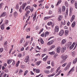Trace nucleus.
<instances>
[{"mask_svg": "<svg viewBox=\"0 0 77 77\" xmlns=\"http://www.w3.org/2000/svg\"><path fill=\"white\" fill-rule=\"evenodd\" d=\"M68 57V55L64 54L62 55L61 57V58L64 60H66V59Z\"/></svg>", "mask_w": 77, "mask_h": 77, "instance_id": "obj_1", "label": "nucleus"}, {"mask_svg": "<svg viewBox=\"0 0 77 77\" xmlns=\"http://www.w3.org/2000/svg\"><path fill=\"white\" fill-rule=\"evenodd\" d=\"M29 60V56H27L26 57L24 60V62L25 63H27Z\"/></svg>", "mask_w": 77, "mask_h": 77, "instance_id": "obj_2", "label": "nucleus"}, {"mask_svg": "<svg viewBox=\"0 0 77 77\" xmlns=\"http://www.w3.org/2000/svg\"><path fill=\"white\" fill-rule=\"evenodd\" d=\"M64 34V31L63 30H61L59 33V35L62 36Z\"/></svg>", "mask_w": 77, "mask_h": 77, "instance_id": "obj_3", "label": "nucleus"}, {"mask_svg": "<svg viewBox=\"0 0 77 77\" xmlns=\"http://www.w3.org/2000/svg\"><path fill=\"white\" fill-rule=\"evenodd\" d=\"M55 31L56 32H59V26H56L55 28Z\"/></svg>", "mask_w": 77, "mask_h": 77, "instance_id": "obj_4", "label": "nucleus"}, {"mask_svg": "<svg viewBox=\"0 0 77 77\" xmlns=\"http://www.w3.org/2000/svg\"><path fill=\"white\" fill-rule=\"evenodd\" d=\"M75 67H73L70 70L69 72V73H70L71 74L72 72H73V71H75Z\"/></svg>", "mask_w": 77, "mask_h": 77, "instance_id": "obj_5", "label": "nucleus"}, {"mask_svg": "<svg viewBox=\"0 0 77 77\" xmlns=\"http://www.w3.org/2000/svg\"><path fill=\"white\" fill-rule=\"evenodd\" d=\"M63 18V16H62L61 15L59 16L58 18V21H61V20H62Z\"/></svg>", "mask_w": 77, "mask_h": 77, "instance_id": "obj_6", "label": "nucleus"}, {"mask_svg": "<svg viewBox=\"0 0 77 77\" xmlns=\"http://www.w3.org/2000/svg\"><path fill=\"white\" fill-rule=\"evenodd\" d=\"M54 42L53 40H52L51 41L48 42L47 43V45H51V44L53 43Z\"/></svg>", "mask_w": 77, "mask_h": 77, "instance_id": "obj_7", "label": "nucleus"}, {"mask_svg": "<svg viewBox=\"0 0 77 77\" xmlns=\"http://www.w3.org/2000/svg\"><path fill=\"white\" fill-rule=\"evenodd\" d=\"M66 50V48L65 47H63L61 48V51L62 53H64V52Z\"/></svg>", "mask_w": 77, "mask_h": 77, "instance_id": "obj_8", "label": "nucleus"}, {"mask_svg": "<svg viewBox=\"0 0 77 77\" xmlns=\"http://www.w3.org/2000/svg\"><path fill=\"white\" fill-rule=\"evenodd\" d=\"M57 53H59L61 50V48L60 47H58L57 48Z\"/></svg>", "mask_w": 77, "mask_h": 77, "instance_id": "obj_9", "label": "nucleus"}, {"mask_svg": "<svg viewBox=\"0 0 77 77\" xmlns=\"http://www.w3.org/2000/svg\"><path fill=\"white\" fill-rule=\"evenodd\" d=\"M75 42H73L72 45L69 47L70 50H72V49L74 47L75 45Z\"/></svg>", "mask_w": 77, "mask_h": 77, "instance_id": "obj_10", "label": "nucleus"}, {"mask_svg": "<svg viewBox=\"0 0 77 77\" xmlns=\"http://www.w3.org/2000/svg\"><path fill=\"white\" fill-rule=\"evenodd\" d=\"M1 29L2 30H4V29H5V24H2L1 25Z\"/></svg>", "mask_w": 77, "mask_h": 77, "instance_id": "obj_11", "label": "nucleus"}, {"mask_svg": "<svg viewBox=\"0 0 77 77\" xmlns=\"http://www.w3.org/2000/svg\"><path fill=\"white\" fill-rule=\"evenodd\" d=\"M6 13L5 12H3L2 13V15H1V17H4L5 16H6Z\"/></svg>", "mask_w": 77, "mask_h": 77, "instance_id": "obj_12", "label": "nucleus"}, {"mask_svg": "<svg viewBox=\"0 0 77 77\" xmlns=\"http://www.w3.org/2000/svg\"><path fill=\"white\" fill-rule=\"evenodd\" d=\"M75 18V15H73L70 19L71 22H72V21H74Z\"/></svg>", "mask_w": 77, "mask_h": 77, "instance_id": "obj_13", "label": "nucleus"}, {"mask_svg": "<svg viewBox=\"0 0 77 77\" xmlns=\"http://www.w3.org/2000/svg\"><path fill=\"white\" fill-rule=\"evenodd\" d=\"M66 42V39H63L62 40L61 43L62 44H65Z\"/></svg>", "mask_w": 77, "mask_h": 77, "instance_id": "obj_14", "label": "nucleus"}, {"mask_svg": "<svg viewBox=\"0 0 77 77\" xmlns=\"http://www.w3.org/2000/svg\"><path fill=\"white\" fill-rule=\"evenodd\" d=\"M12 60H11V59L8 60L7 61L8 64V65H9V64H10L11 63V62H12Z\"/></svg>", "mask_w": 77, "mask_h": 77, "instance_id": "obj_15", "label": "nucleus"}, {"mask_svg": "<svg viewBox=\"0 0 77 77\" xmlns=\"http://www.w3.org/2000/svg\"><path fill=\"white\" fill-rule=\"evenodd\" d=\"M69 33V30H65L64 34L65 36H67V35H68Z\"/></svg>", "mask_w": 77, "mask_h": 77, "instance_id": "obj_16", "label": "nucleus"}, {"mask_svg": "<svg viewBox=\"0 0 77 77\" xmlns=\"http://www.w3.org/2000/svg\"><path fill=\"white\" fill-rule=\"evenodd\" d=\"M30 8H31V7L30 6H27L26 7V9H25V11H27V10H29V9H30Z\"/></svg>", "mask_w": 77, "mask_h": 77, "instance_id": "obj_17", "label": "nucleus"}, {"mask_svg": "<svg viewBox=\"0 0 77 77\" xmlns=\"http://www.w3.org/2000/svg\"><path fill=\"white\" fill-rule=\"evenodd\" d=\"M52 17V16H48L47 17H44V20H48V19L49 18H51Z\"/></svg>", "mask_w": 77, "mask_h": 77, "instance_id": "obj_18", "label": "nucleus"}, {"mask_svg": "<svg viewBox=\"0 0 77 77\" xmlns=\"http://www.w3.org/2000/svg\"><path fill=\"white\" fill-rule=\"evenodd\" d=\"M37 49H38V50H41V48H39L38 46H36V48L35 49V51H36L37 53H38V52H39V51H37Z\"/></svg>", "mask_w": 77, "mask_h": 77, "instance_id": "obj_19", "label": "nucleus"}, {"mask_svg": "<svg viewBox=\"0 0 77 77\" xmlns=\"http://www.w3.org/2000/svg\"><path fill=\"white\" fill-rule=\"evenodd\" d=\"M75 26V22L74 21L72 24V27H74Z\"/></svg>", "mask_w": 77, "mask_h": 77, "instance_id": "obj_20", "label": "nucleus"}, {"mask_svg": "<svg viewBox=\"0 0 77 77\" xmlns=\"http://www.w3.org/2000/svg\"><path fill=\"white\" fill-rule=\"evenodd\" d=\"M69 66H67L64 69V71H67V70H68V69H69Z\"/></svg>", "mask_w": 77, "mask_h": 77, "instance_id": "obj_21", "label": "nucleus"}, {"mask_svg": "<svg viewBox=\"0 0 77 77\" xmlns=\"http://www.w3.org/2000/svg\"><path fill=\"white\" fill-rule=\"evenodd\" d=\"M62 72V70H60L59 71V72L58 73V74H57L56 75H55V76L56 77H57V76H58V75H59V74H61Z\"/></svg>", "mask_w": 77, "mask_h": 77, "instance_id": "obj_22", "label": "nucleus"}, {"mask_svg": "<svg viewBox=\"0 0 77 77\" xmlns=\"http://www.w3.org/2000/svg\"><path fill=\"white\" fill-rule=\"evenodd\" d=\"M48 56H47L43 58V61H46L47 60V59H48Z\"/></svg>", "mask_w": 77, "mask_h": 77, "instance_id": "obj_23", "label": "nucleus"}, {"mask_svg": "<svg viewBox=\"0 0 77 77\" xmlns=\"http://www.w3.org/2000/svg\"><path fill=\"white\" fill-rule=\"evenodd\" d=\"M40 42L42 44H43L44 43V41H43V39H42V38H40Z\"/></svg>", "mask_w": 77, "mask_h": 77, "instance_id": "obj_24", "label": "nucleus"}, {"mask_svg": "<svg viewBox=\"0 0 77 77\" xmlns=\"http://www.w3.org/2000/svg\"><path fill=\"white\" fill-rule=\"evenodd\" d=\"M54 75H56V73H53L51 75H48V77H53Z\"/></svg>", "mask_w": 77, "mask_h": 77, "instance_id": "obj_25", "label": "nucleus"}, {"mask_svg": "<svg viewBox=\"0 0 77 77\" xmlns=\"http://www.w3.org/2000/svg\"><path fill=\"white\" fill-rule=\"evenodd\" d=\"M41 63V61H38V62L36 63V65L37 66H39V65H40V64Z\"/></svg>", "mask_w": 77, "mask_h": 77, "instance_id": "obj_26", "label": "nucleus"}, {"mask_svg": "<svg viewBox=\"0 0 77 77\" xmlns=\"http://www.w3.org/2000/svg\"><path fill=\"white\" fill-rule=\"evenodd\" d=\"M14 17H17V16H18V13H17V12H14Z\"/></svg>", "mask_w": 77, "mask_h": 77, "instance_id": "obj_27", "label": "nucleus"}, {"mask_svg": "<svg viewBox=\"0 0 77 77\" xmlns=\"http://www.w3.org/2000/svg\"><path fill=\"white\" fill-rule=\"evenodd\" d=\"M36 73H39L40 72V69H36Z\"/></svg>", "mask_w": 77, "mask_h": 77, "instance_id": "obj_28", "label": "nucleus"}, {"mask_svg": "<svg viewBox=\"0 0 77 77\" xmlns=\"http://www.w3.org/2000/svg\"><path fill=\"white\" fill-rule=\"evenodd\" d=\"M68 46L69 47L72 44V42H69L68 43Z\"/></svg>", "mask_w": 77, "mask_h": 77, "instance_id": "obj_29", "label": "nucleus"}, {"mask_svg": "<svg viewBox=\"0 0 77 77\" xmlns=\"http://www.w3.org/2000/svg\"><path fill=\"white\" fill-rule=\"evenodd\" d=\"M62 2V0H59L57 2V5H59Z\"/></svg>", "mask_w": 77, "mask_h": 77, "instance_id": "obj_30", "label": "nucleus"}, {"mask_svg": "<svg viewBox=\"0 0 77 77\" xmlns=\"http://www.w3.org/2000/svg\"><path fill=\"white\" fill-rule=\"evenodd\" d=\"M36 14H34V16L33 17V21H35V20H36Z\"/></svg>", "mask_w": 77, "mask_h": 77, "instance_id": "obj_31", "label": "nucleus"}, {"mask_svg": "<svg viewBox=\"0 0 77 77\" xmlns=\"http://www.w3.org/2000/svg\"><path fill=\"white\" fill-rule=\"evenodd\" d=\"M65 11V6H63L62 7V12H64Z\"/></svg>", "mask_w": 77, "mask_h": 77, "instance_id": "obj_32", "label": "nucleus"}, {"mask_svg": "<svg viewBox=\"0 0 77 77\" xmlns=\"http://www.w3.org/2000/svg\"><path fill=\"white\" fill-rule=\"evenodd\" d=\"M55 45H52L51 47L50 48V50H51L52 48H55Z\"/></svg>", "mask_w": 77, "mask_h": 77, "instance_id": "obj_33", "label": "nucleus"}, {"mask_svg": "<svg viewBox=\"0 0 77 77\" xmlns=\"http://www.w3.org/2000/svg\"><path fill=\"white\" fill-rule=\"evenodd\" d=\"M54 53H55V52H54V51L49 52V54H50L51 55H52V54H54Z\"/></svg>", "mask_w": 77, "mask_h": 77, "instance_id": "obj_34", "label": "nucleus"}, {"mask_svg": "<svg viewBox=\"0 0 77 77\" xmlns=\"http://www.w3.org/2000/svg\"><path fill=\"white\" fill-rule=\"evenodd\" d=\"M27 45H28V42L26 41L25 42V45H24V47H26V46H27Z\"/></svg>", "mask_w": 77, "mask_h": 77, "instance_id": "obj_35", "label": "nucleus"}, {"mask_svg": "<svg viewBox=\"0 0 77 77\" xmlns=\"http://www.w3.org/2000/svg\"><path fill=\"white\" fill-rule=\"evenodd\" d=\"M49 32H48V31H46L45 33V36H48V35H49Z\"/></svg>", "mask_w": 77, "mask_h": 77, "instance_id": "obj_36", "label": "nucleus"}, {"mask_svg": "<svg viewBox=\"0 0 77 77\" xmlns=\"http://www.w3.org/2000/svg\"><path fill=\"white\" fill-rule=\"evenodd\" d=\"M24 38H22L21 40H20V44H22V43H23V41H24Z\"/></svg>", "mask_w": 77, "mask_h": 77, "instance_id": "obj_37", "label": "nucleus"}, {"mask_svg": "<svg viewBox=\"0 0 77 77\" xmlns=\"http://www.w3.org/2000/svg\"><path fill=\"white\" fill-rule=\"evenodd\" d=\"M60 67L59 66L57 69L56 71V72L57 73V72L59 71V70H60Z\"/></svg>", "mask_w": 77, "mask_h": 77, "instance_id": "obj_38", "label": "nucleus"}, {"mask_svg": "<svg viewBox=\"0 0 77 77\" xmlns=\"http://www.w3.org/2000/svg\"><path fill=\"white\" fill-rule=\"evenodd\" d=\"M20 63V62L19 61H18L16 65V66L17 67H18V65H19V63Z\"/></svg>", "mask_w": 77, "mask_h": 77, "instance_id": "obj_39", "label": "nucleus"}, {"mask_svg": "<svg viewBox=\"0 0 77 77\" xmlns=\"http://www.w3.org/2000/svg\"><path fill=\"white\" fill-rule=\"evenodd\" d=\"M65 4L66 6V7L68 6V3L67 2H65Z\"/></svg>", "mask_w": 77, "mask_h": 77, "instance_id": "obj_40", "label": "nucleus"}, {"mask_svg": "<svg viewBox=\"0 0 77 77\" xmlns=\"http://www.w3.org/2000/svg\"><path fill=\"white\" fill-rule=\"evenodd\" d=\"M17 56L19 57H21L22 56V54H18Z\"/></svg>", "mask_w": 77, "mask_h": 77, "instance_id": "obj_41", "label": "nucleus"}, {"mask_svg": "<svg viewBox=\"0 0 77 77\" xmlns=\"http://www.w3.org/2000/svg\"><path fill=\"white\" fill-rule=\"evenodd\" d=\"M4 4L3 3H1L0 4V9H2V6Z\"/></svg>", "mask_w": 77, "mask_h": 77, "instance_id": "obj_42", "label": "nucleus"}, {"mask_svg": "<svg viewBox=\"0 0 77 77\" xmlns=\"http://www.w3.org/2000/svg\"><path fill=\"white\" fill-rule=\"evenodd\" d=\"M30 10V11L31 12H33L34 10V9H33V7H32L31 8L29 9Z\"/></svg>", "mask_w": 77, "mask_h": 77, "instance_id": "obj_43", "label": "nucleus"}, {"mask_svg": "<svg viewBox=\"0 0 77 77\" xmlns=\"http://www.w3.org/2000/svg\"><path fill=\"white\" fill-rule=\"evenodd\" d=\"M29 13H30V11H27L26 13V16H27L28 15V14H29Z\"/></svg>", "mask_w": 77, "mask_h": 77, "instance_id": "obj_44", "label": "nucleus"}, {"mask_svg": "<svg viewBox=\"0 0 77 77\" xmlns=\"http://www.w3.org/2000/svg\"><path fill=\"white\" fill-rule=\"evenodd\" d=\"M44 72L46 73V74H49V71L48 70H45L44 71Z\"/></svg>", "mask_w": 77, "mask_h": 77, "instance_id": "obj_45", "label": "nucleus"}, {"mask_svg": "<svg viewBox=\"0 0 77 77\" xmlns=\"http://www.w3.org/2000/svg\"><path fill=\"white\" fill-rule=\"evenodd\" d=\"M48 26H50V25H51L52 24V22H49L47 24Z\"/></svg>", "mask_w": 77, "mask_h": 77, "instance_id": "obj_46", "label": "nucleus"}, {"mask_svg": "<svg viewBox=\"0 0 77 77\" xmlns=\"http://www.w3.org/2000/svg\"><path fill=\"white\" fill-rule=\"evenodd\" d=\"M27 72H28V70H26V71H25L24 73V75L25 76L27 74Z\"/></svg>", "mask_w": 77, "mask_h": 77, "instance_id": "obj_47", "label": "nucleus"}, {"mask_svg": "<svg viewBox=\"0 0 77 77\" xmlns=\"http://www.w3.org/2000/svg\"><path fill=\"white\" fill-rule=\"evenodd\" d=\"M26 30L27 31V32H30V28H26Z\"/></svg>", "mask_w": 77, "mask_h": 77, "instance_id": "obj_48", "label": "nucleus"}, {"mask_svg": "<svg viewBox=\"0 0 77 77\" xmlns=\"http://www.w3.org/2000/svg\"><path fill=\"white\" fill-rule=\"evenodd\" d=\"M68 9L67 8L66 9V15H68Z\"/></svg>", "mask_w": 77, "mask_h": 77, "instance_id": "obj_49", "label": "nucleus"}, {"mask_svg": "<svg viewBox=\"0 0 77 77\" xmlns=\"http://www.w3.org/2000/svg\"><path fill=\"white\" fill-rule=\"evenodd\" d=\"M44 30V29H42L39 32V34H41V32H42V31Z\"/></svg>", "mask_w": 77, "mask_h": 77, "instance_id": "obj_50", "label": "nucleus"}, {"mask_svg": "<svg viewBox=\"0 0 77 77\" xmlns=\"http://www.w3.org/2000/svg\"><path fill=\"white\" fill-rule=\"evenodd\" d=\"M71 62H70L68 63L67 66H69V67H70V66H71Z\"/></svg>", "mask_w": 77, "mask_h": 77, "instance_id": "obj_51", "label": "nucleus"}, {"mask_svg": "<svg viewBox=\"0 0 77 77\" xmlns=\"http://www.w3.org/2000/svg\"><path fill=\"white\" fill-rule=\"evenodd\" d=\"M51 65L52 66H54L55 65L54 63V62H52L51 63Z\"/></svg>", "mask_w": 77, "mask_h": 77, "instance_id": "obj_52", "label": "nucleus"}, {"mask_svg": "<svg viewBox=\"0 0 77 77\" xmlns=\"http://www.w3.org/2000/svg\"><path fill=\"white\" fill-rule=\"evenodd\" d=\"M3 19H2L0 23V25H1V24H2V23H3Z\"/></svg>", "mask_w": 77, "mask_h": 77, "instance_id": "obj_53", "label": "nucleus"}, {"mask_svg": "<svg viewBox=\"0 0 77 77\" xmlns=\"http://www.w3.org/2000/svg\"><path fill=\"white\" fill-rule=\"evenodd\" d=\"M54 70V68H52L51 69V72H53V71Z\"/></svg>", "mask_w": 77, "mask_h": 77, "instance_id": "obj_54", "label": "nucleus"}, {"mask_svg": "<svg viewBox=\"0 0 77 77\" xmlns=\"http://www.w3.org/2000/svg\"><path fill=\"white\" fill-rule=\"evenodd\" d=\"M66 64H67V63H64L62 65V66H63V67H65V66Z\"/></svg>", "mask_w": 77, "mask_h": 77, "instance_id": "obj_55", "label": "nucleus"}, {"mask_svg": "<svg viewBox=\"0 0 77 77\" xmlns=\"http://www.w3.org/2000/svg\"><path fill=\"white\" fill-rule=\"evenodd\" d=\"M16 9H19V6L17 5H16Z\"/></svg>", "mask_w": 77, "mask_h": 77, "instance_id": "obj_56", "label": "nucleus"}, {"mask_svg": "<svg viewBox=\"0 0 77 77\" xmlns=\"http://www.w3.org/2000/svg\"><path fill=\"white\" fill-rule=\"evenodd\" d=\"M23 72V71L21 69H20V71H19L20 74L21 73H22V72Z\"/></svg>", "mask_w": 77, "mask_h": 77, "instance_id": "obj_57", "label": "nucleus"}, {"mask_svg": "<svg viewBox=\"0 0 77 77\" xmlns=\"http://www.w3.org/2000/svg\"><path fill=\"white\" fill-rule=\"evenodd\" d=\"M3 51V48H1L0 49V52L2 53Z\"/></svg>", "mask_w": 77, "mask_h": 77, "instance_id": "obj_58", "label": "nucleus"}, {"mask_svg": "<svg viewBox=\"0 0 77 77\" xmlns=\"http://www.w3.org/2000/svg\"><path fill=\"white\" fill-rule=\"evenodd\" d=\"M13 60V62L12 63V65H15V61L14 60Z\"/></svg>", "mask_w": 77, "mask_h": 77, "instance_id": "obj_59", "label": "nucleus"}, {"mask_svg": "<svg viewBox=\"0 0 77 77\" xmlns=\"http://www.w3.org/2000/svg\"><path fill=\"white\" fill-rule=\"evenodd\" d=\"M33 47H32L30 49L29 51L30 52H31V51H32V50H33Z\"/></svg>", "mask_w": 77, "mask_h": 77, "instance_id": "obj_60", "label": "nucleus"}, {"mask_svg": "<svg viewBox=\"0 0 77 77\" xmlns=\"http://www.w3.org/2000/svg\"><path fill=\"white\" fill-rule=\"evenodd\" d=\"M45 35V33L43 32V33L41 35V36L42 37H44V36Z\"/></svg>", "mask_w": 77, "mask_h": 77, "instance_id": "obj_61", "label": "nucleus"}, {"mask_svg": "<svg viewBox=\"0 0 77 77\" xmlns=\"http://www.w3.org/2000/svg\"><path fill=\"white\" fill-rule=\"evenodd\" d=\"M75 7L76 9H77V3H76L75 4Z\"/></svg>", "mask_w": 77, "mask_h": 77, "instance_id": "obj_62", "label": "nucleus"}, {"mask_svg": "<svg viewBox=\"0 0 77 77\" xmlns=\"http://www.w3.org/2000/svg\"><path fill=\"white\" fill-rule=\"evenodd\" d=\"M25 7H26L24 5H23L22 6V9H23V10H24V8H25Z\"/></svg>", "mask_w": 77, "mask_h": 77, "instance_id": "obj_63", "label": "nucleus"}, {"mask_svg": "<svg viewBox=\"0 0 77 77\" xmlns=\"http://www.w3.org/2000/svg\"><path fill=\"white\" fill-rule=\"evenodd\" d=\"M48 14H52V11H49Z\"/></svg>", "mask_w": 77, "mask_h": 77, "instance_id": "obj_64", "label": "nucleus"}]
</instances>
